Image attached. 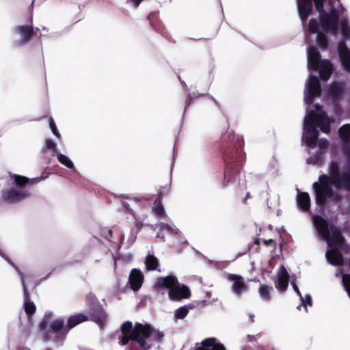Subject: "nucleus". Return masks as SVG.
<instances>
[{"instance_id":"nucleus-56","label":"nucleus","mask_w":350,"mask_h":350,"mask_svg":"<svg viewBox=\"0 0 350 350\" xmlns=\"http://www.w3.org/2000/svg\"><path fill=\"white\" fill-rule=\"evenodd\" d=\"M12 265L15 267L16 270H17L19 272V270L18 269V268L16 267H15L14 265H13V264H12Z\"/></svg>"},{"instance_id":"nucleus-35","label":"nucleus","mask_w":350,"mask_h":350,"mask_svg":"<svg viewBox=\"0 0 350 350\" xmlns=\"http://www.w3.org/2000/svg\"><path fill=\"white\" fill-rule=\"evenodd\" d=\"M53 316L52 312H47L44 314L42 320L39 323L38 327L40 331H44V334L48 331L47 328L49 320H50Z\"/></svg>"},{"instance_id":"nucleus-52","label":"nucleus","mask_w":350,"mask_h":350,"mask_svg":"<svg viewBox=\"0 0 350 350\" xmlns=\"http://www.w3.org/2000/svg\"><path fill=\"white\" fill-rule=\"evenodd\" d=\"M108 233H109V237L112 238V237H113L112 236V234H113L112 230H109Z\"/></svg>"},{"instance_id":"nucleus-37","label":"nucleus","mask_w":350,"mask_h":350,"mask_svg":"<svg viewBox=\"0 0 350 350\" xmlns=\"http://www.w3.org/2000/svg\"><path fill=\"white\" fill-rule=\"evenodd\" d=\"M57 144L55 142H53L51 139H46L45 140V146L42 148V152H44L46 150H51L54 152V153L57 151Z\"/></svg>"},{"instance_id":"nucleus-28","label":"nucleus","mask_w":350,"mask_h":350,"mask_svg":"<svg viewBox=\"0 0 350 350\" xmlns=\"http://www.w3.org/2000/svg\"><path fill=\"white\" fill-rule=\"evenodd\" d=\"M297 203L303 211H308L310 208V198L307 192H299L297 196Z\"/></svg>"},{"instance_id":"nucleus-14","label":"nucleus","mask_w":350,"mask_h":350,"mask_svg":"<svg viewBox=\"0 0 350 350\" xmlns=\"http://www.w3.org/2000/svg\"><path fill=\"white\" fill-rule=\"evenodd\" d=\"M296 1L300 20L303 23H306L312 13L314 0H296Z\"/></svg>"},{"instance_id":"nucleus-23","label":"nucleus","mask_w":350,"mask_h":350,"mask_svg":"<svg viewBox=\"0 0 350 350\" xmlns=\"http://www.w3.org/2000/svg\"><path fill=\"white\" fill-rule=\"evenodd\" d=\"M345 89L342 84L334 82L329 85L328 88V96L333 102H338L343 96Z\"/></svg>"},{"instance_id":"nucleus-5","label":"nucleus","mask_w":350,"mask_h":350,"mask_svg":"<svg viewBox=\"0 0 350 350\" xmlns=\"http://www.w3.org/2000/svg\"><path fill=\"white\" fill-rule=\"evenodd\" d=\"M325 0H314V4L319 12V25H321L323 31L336 34L338 31L339 16L335 9H331L328 13L324 9Z\"/></svg>"},{"instance_id":"nucleus-43","label":"nucleus","mask_w":350,"mask_h":350,"mask_svg":"<svg viewBox=\"0 0 350 350\" xmlns=\"http://www.w3.org/2000/svg\"><path fill=\"white\" fill-rule=\"evenodd\" d=\"M122 206L124 207V208L125 209V211L126 212L129 213L131 215L132 217H135V219H137L135 213L133 212V209L130 207V205L128 202H123Z\"/></svg>"},{"instance_id":"nucleus-58","label":"nucleus","mask_w":350,"mask_h":350,"mask_svg":"<svg viewBox=\"0 0 350 350\" xmlns=\"http://www.w3.org/2000/svg\"><path fill=\"white\" fill-rule=\"evenodd\" d=\"M135 200L137 202V201L139 200V199L137 198H135Z\"/></svg>"},{"instance_id":"nucleus-26","label":"nucleus","mask_w":350,"mask_h":350,"mask_svg":"<svg viewBox=\"0 0 350 350\" xmlns=\"http://www.w3.org/2000/svg\"><path fill=\"white\" fill-rule=\"evenodd\" d=\"M145 327V331L146 332V335H141L143 340L146 342V340L152 337V340L157 342H161L164 336V334L162 332L159 330H156L154 327L150 326L148 324L143 325Z\"/></svg>"},{"instance_id":"nucleus-49","label":"nucleus","mask_w":350,"mask_h":350,"mask_svg":"<svg viewBox=\"0 0 350 350\" xmlns=\"http://www.w3.org/2000/svg\"><path fill=\"white\" fill-rule=\"evenodd\" d=\"M260 239L256 238V239L254 240V241L253 244H254V245H260Z\"/></svg>"},{"instance_id":"nucleus-57","label":"nucleus","mask_w":350,"mask_h":350,"mask_svg":"<svg viewBox=\"0 0 350 350\" xmlns=\"http://www.w3.org/2000/svg\"><path fill=\"white\" fill-rule=\"evenodd\" d=\"M142 198L143 200H148V198H147L142 197Z\"/></svg>"},{"instance_id":"nucleus-40","label":"nucleus","mask_w":350,"mask_h":350,"mask_svg":"<svg viewBox=\"0 0 350 350\" xmlns=\"http://www.w3.org/2000/svg\"><path fill=\"white\" fill-rule=\"evenodd\" d=\"M49 126H50V128L53 132V133L58 138H60L61 137V134L59 133L57 126H56V124L54 122V120L52 117H50L49 118Z\"/></svg>"},{"instance_id":"nucleus-25","label":"nucleus","mask_w":350,"mask_h":350,"mask_svg":"<svg viewBox=\"0 0 350 350\" xmlns=\"http://www.w3.org/2000/svg\"><path fill=\"white\" fill-rule=\"evenodd\" d=\"M163 196V193L161 190H159L157 197L156 198L153 205L152 206V211L154 213V215L159 218H163L166 216L165 211L162 204V198Z\"/></svg>"},{"instance_id":"nucleus-55","label":"nucleus","mask_w":350,"mask_h":350,"mask_svg":"<svg viewBox=\"0 0 350 350\" xmlns=\"http://www.w3.org/2000/svg\"><path fill=\"white\" fill-rule=\"evenodd\" d=\"M21 43H22V39H21L20 40H18V41L17 42V44H20Z\"/></svg>"},{"instance_id":"nucleus-20","label":"nucleus","mask_w":350,"mask_h":350,"mask_svg":"<svg viewBox=\"0 0 350 350\" xmlns=\"http://www.w3.org/2000/svg\"><path fill=\"white\" fill-rule=\"evenodd\" d=\"M144 282V275L142 272L137 269H133L131 271L129 282L132 290H139Z\"/></svg>"},{"instance_id":"nucleus-36","label":"nucleus","mask_w":350,"mask_h":350,"mask_svg":"<svg viewBox=\"0 0 350 350\" xmlns=\"http://www.w3.org/2000/svg\"><path fill=\"white\" fill-rule=\"evenodd\" d=\"M57 159L62 164L64 165L68 168L70 169L72 172L76 171L73 163L67 156L63 154H59L57 155Z\"/></svg>"},{"instance_id":"nucleus-6","label":"nucleus","mask_w":350,"mask_h":350,"mask_svg":"<svg viewBox=\"0 0 350 350\" xmlns=\"http://www.w3.org/2000/svg\"><path fill=\"white\" fill-rule=\"evenodd\" d=\"M6 187L1 191V199L8 204L19 202L22 199V176L8 172Z\"/></svg>"},{"instance_id":"nucleus-2","label":"nucleus","mask_w":350,"mask_h":350,"mask_svg":"<svg viewBox=\"0 0 350 350\" xmlns=\"http://www.w3.org/2000/svg\"><path fill=\"white\" fill-rule=\"evenodd\" d=\"M334 186L337 189H345L350 192V170L340 173L337 161H332L329 165V175L322 174L319 176V182L313 183L317 204L325 206L328 198H333Z\"/></svg>"},{"instance_id":"nucleus-48","label":"nucleus","mask_w":350,"mask_h":350,"mask_svg":"<svg viewBox=\"0 0 350 350\" xmlns=\"http://www.w3.org/2000/svg\"><path fill=\"white\" fill-rule=\"evenodd\" d=\"M15 32L22 36V25H18L15 28Z\"/></svg>"},{"instance_id":"nucleus-22","label":"nucleus","mask_w":350,"mask_h":350,"mask_svg":"<svg viewBox=\"0 0 350 350\" xmlns=\"http://www.w3.org/2000/svg\"><path fill=\"white\" fill-rule=\"evenodd\" d=\"M338 53L344 67L350 71V51L344 42L338 43Z\"/></svg>"},{"instance_id":"nucleus-15","label":"nucleus","mask_w":350,"mask_h":350,"mask_svg":"<svg viewBox=\"0 0 350 350\" xmlns=\"http://www.w3.org/2000/svg\"><path fill=\"white\" fill-rule=\"evenodd\" d=\"M178 279L175 275H169L165 277H159L157 279V281L154 285V288L159 291L162 289H172L174 287V285L178 284Z\"/></svg>"},{"instance_id":"nucleus-44","label":"nucleus","mask_w":350,"mask_h":350,"mask_svg":"<svg viewBox=\"0 0 350 350\" xmlns=\"http://www.w3.org/2000/svg\"><path fill=\"white\" fill-rule=\"evenodd\" d=\"M263 244L267 247H271L273 249L276 247V242L273 239L264 240Z\"/></svg>"},{"instance_id":"nucleus-45","label":"nucleus","mask_w":350,"mask_h":350,"mask_svg":"<svg viewBox=\"0 0 350 350\" xmlns=\"http://www.w3.org/2000/svg\"><path fill=\"white\" fill-rule=\"evenodd\" d=\"M319 147L321 148H327L328 146V142L327 139H321L319 144Z\"/></svg>"},{"instance_id":"nucleus-11","label":"nucleus","mask_w":350,"mask_h":350,"mask_svg":"<svg viewBox=\"0 0 350 350\" xmlns=\"http://www.w3.org/2000/svg\"><path fill=\"white\" fill-rule=\"evenodd\" d=\"M304 128L306 130V144L310 148H315L317 146L319 137V131L317 126L313 124L312 120H308L306 117Z\"/></svg>"},{"instance_id":"nucleus-12","label":"nucleus","mask_w":350,"mask_h":350,"mask_svg":"<svg viewBox=\"0 0 350 350\" xmlns=\"http://www.w3.org/2000/svg\"><path fill=\"white\" fill-rule=\"evenodd\" d=\"M308 28L310 33L317 34V42L319 47L321 49H327L329 46L328 38L325 33L319 32V25L318 19L311 18L308 22Z\"/></svg>"},{"instance_id":"nucleus-21","label":"nucleus","mask_w":350,"mask_h":350,"mask_svg":"<svg viewBox=\"0 0 350 350\" xmlns=\"http://www.w3.org/2000/svg\"><path fill=\"white\" fill-rule=\"evenodd\" d=\"M23 297H24V302H23V308L27 316L28 321L29 323H31L32 321V315L36 311V306L34 303L29 299V295L27 290V288L23 285Z\"/></svg>"},{"instance_id":"nucleus-16","label":"nucleus","mask_w":350,"mask_h":350,"mask_svg":"<svg viewBox=\"0 0 350 350\" xmlns=\"http://www.w3.org/2000/svg\"><path fill=\"white\" fill-rule=\"evenodd\" d=\"M198 344L197 343L196 345ZM201 346H196L194 350H226L224 345L215 337L207 338L203 340Z\"/></svg>"},{"instance_id":"nucleus-54","label":"nucleus","mask_w":350,"mask_h":350,"mask_svg":"<svg viewBox=\"0 0 350 350\" xmlns=\"http://www.w3.org/2000/svg\"><path fill=\"white\" fill-rule=\"evenodd\" d=\"M248 337L250 338V341H252L254 338V336H248Z\"/></svg>"},{"instance_id":"nucleus-27","label":"nucleus","mask_w":350,"mask_h":350,"mask_svg":"<svg viewBox=\"0 0 350 350\" xmlns=\"http://www.w3.org/2000/svg\"><path fill=\"white\" fill-rule=\"evenodd\" d=\"M49 173L42 172L40 176L29 178L26 176H23V198L27 197L30 195V193H27L24 190L25 187L27 186H32L38 184L40 180H44L48 178Z\"/></svg>"},{"instance_id":"nucleus-24","label":"nucleus","mask_w":350,"mask_h":350,"mask_svg":"<svg viewBox=\"0 0 350 350\" xmlns=\"http://www.w3.org/2000/svg\"><path fill=\"white\" fill-rule=\"evenodd\" d=\"M318 70H319L320 78L323 81H327L332 73L333 66L329 60L321 59Z\"/></svg>"},{"instance_id":"nucleus-18","label":"nucleus","mask_w":350,"mask_h":350,"mask_svg":"<svg viewBox=\"0 0 350 350\" xmlns=\"http://www.w3.org/2000/svg\"><path fill=\"white\" fill-rule=\"evenodd\" d=\"M289 275L283 265H281L278 273V280L275 282L276 288L281 292L285 291L288 286Z\"/></svg>"},{"instance_id":"nucleus-10","label":"nucleus","mask_w":350,"mask_h":350,"mask_svg":"<svg viewBox=\"0 0 350 350\" xmlns=\"http://www.w3.org/2000/svg\"><path fill=\"white\" fill-rule=\"evenodd\" d=\"M89 314L90 319L98 324L100 328L105 326L107 316L103 306L98 301L93 302L90 306Z\"/></svg>"},{"instance_id":"nucleus-8","label":"nucleus","mask_w":350,"mask_h":350,"mask_svg":"<svg viewBox=\"0 0 350 350\" xmlns=\"http://www.w3.org/2000/svg\"><path fill=\"white\" fill-rule=\"evenodd\" d=\"M315 107L317 111H310L306 118L308 120H312L313 124L315 126H318L323 133L327 134L330 132V120L325 111H318L317 105Z\"/></svg>"},{"instance_id":"nucleus-30","label":"nucleus","mask_w":350,"mask_h":350,"mask_svg":"<svg viewBox=\"0 0 350 350\" xmlns=\"http://www.w3.org/2000/svg\"><path fill=\"white\" fill-rule=\"evenodd\" d=\"M39 37L38 28L35 30L31 25H23V44L34 38L38 39Z\"/></svg>"},{"instance_id":"nucleus-46","label":"nucleus","mask_w":350,"mask_h":350,"mask_svg":"<svg viewBox=\"0 0 350 350\" xmlns=\"http://www.w3.org/2000/svg\"><path fill=\"white\" fill-rule=\"evenodd\" d=\"M292 285H293V287L294 291L297 293V295H298L300 297H301V293H300V291H299V288H298V286H297L296 283H295V282H292Z\"/></svg>"},{"instance_id":"nucleus-7","label":"nucleus","mask_w":350,"mask_h":350,"mask_svg":"<svg viewBox=\"0 0 350 350\" xmlns=\"http://www.w3.org/2000/svg\"><path fill=\"white\" fill-rule=\"evenodd\" d=\"M145 327L140 323H136L135 324L133 331L129 334H122L121 344L126 345L130 340L136 341L139 346L144 350H148L150 348V345H146L141 335H146Z\"/></svg>"},{"instance_id":"nucleus-32","label":"nucleus","mask_w":350,"mask_h":350,"mask_svg":"<svg viewBox=\"0 0 350 350\" xmlns=\"http://www.w3.org/2000/svg\"><path fill=\"white\" fill-rule=\"evenodd\" d=\"M273 290V287L266 284H262L258 288V293L261 298L265 301H270L271 299V291Z\"/></svg>"},{"instance_id":"nucleus-3","label":"nucleus","mask_w":350,"mask_h":350,"mask_svg":"<svg viewBox=\"0 0 350 350\" xmlns=\"http://www.w3.org/2000/svg\"><path fill=\"white\" fill-rule=\"evenodd\" d=\"M313 224L317 229L319 235L325 239L328 246L331 248L327 251L326 258L327 261L332 265L341 266L344 263L343 256L336 246H342L345 239L342 234L340 229L331 224L330 220H312Z\"/></svg>"},{"instance_id":"nucleus-4","label":"nucleus","mask_w":350,"mask_h":350,"mask_svg":"<svg viewBox=\"0 0 350 350\" xmlns=\"http://www.w3.org/2000/svg\"><path fill=\"white\" fill-rule=\"evenodd\" d=\"M88 317L83 313H77L70 316L64 325L63 318L53 320L49 326L48 331L43 335L44 340L53 339L54 342H63L67 337L70 330L79 324L88 321Z\"/></svg>"},{"instance_id":"nucleus-17","label":"nucleus","mask_w":350,"mask_h":350,"mask_svg":"<svg viewBox=\"0 0 350 350\" xmlns=\"http://www.w3.org/2000/svg\"><path fill=\"white\" fill-rule=\"evenodd\" d=\"M228 279L233 282L232 289L236 295H240L243 292L248 289V286L242 276L230 273L228 274Z\"/></svg>"},{"instance_id":"nucleus-29","label":"nucleus","mask_w":350,"mask_h":350,"mask_svg":"<svg viewBox=\"0 0 350 350\" xmlns=\"http://www.w3.org/2000/svg\"><path fill=\"white\" fill-rule=\"evenodd\" d=\"M157 227L159 228V231L157 234V237L161 238L163 241H165V233L170 234H180V232L178 228H174L165 223L161 222L157 226Z\"/></svg>"},{"instance_id":"nucleus-47","label":"nucleus","mask_w":350,"mask_h":350,"mask_svg":"<svg viewBox=\"0 0 350 350\" xmlns=\"http://www.w3.org/2000/svg\"><path fill=\"white\" fill-rule=\"evenodd\" d=\"M193 98L190 96H188L185 99V108L187 107L191 103Z\"/></svg>"},{"instance_id":"nucleus-50","label":"nucleus","mask_w":350,"mask_h":350,"mask_svg":"<svg viewBox=\"0 0 350 350\" xmlns=\"http://www.w3.org/2000/svg\"><path fill=\"white\" fill-rule=\"evenodd\" d=\"M250 198H251L250 193V192H247V193H246L245 198V200H244V202H245V201L247 200V199Z\"/></svg>"},{"instance_id":"nucleus-41","label":"nucleus","mask_w":350,"mask_h":350,"mask_svg":"<svg viewBox=\"0 0 350 350\" xmlns=\"http://www.w3.org/2000/svg\"><path fill=\"white\" fill-rule=\"evenodd\" d=\"M342 152L347 158L350 159V141L343 142Z\"/></svg>"},{"instance_id":"nucleus-38","label":"nucleus","mask_w":350,"mask_h":350,"mask_svg":"<svg viewBox=\"0 0 350 350\" xmlns=\"http://www.w3.org/2000/svg\"><path fill=\"white\" fill-rule=\"evenodd\" d=\"M133 324L131 321H126L124 322L121 325L122 334H129L133 331Z\"/></svg>"},{"instance_id":"nucleus-13","label":"nucleus","mask_w":350,"mask_h":350,"mask_svg":"<svg viewBox=\"0 0 350 350\" xmlns=\"http://www.w3.org/2000/svg\"><path fill=\"white\" fill-rule=\"evenodd\" d=\"M191 296V291L189 287L185 284H180L178 281V284L174 285L172 289L168 291L169 299L174 301H178L183 299H187Z\"/></svg>"},{"instance_id":"nucleus-1","label":"nucleus","mask_w":350,"mask_h":350,"mask_svg":"<svg viewBox=\"0 0 350 350\" xmlns=\"http://www.w3.org/2000/svg\"><path fill=\"white\" fill-rule=\"evenodd\" d=\"M243 146V137L236 135L233 131H228L222 135L219 150L224 163L223 177L220 179L222 187L239 179L242 162L245 159Z\"/></svg>"},{"instance_id":"nucleus-59","label":"nucleus","mask_w":350,"mask_h":350,"mask_svg":"<svg viewBox=\"0 0 350 350\" xmlns=\"http://www.w3.org/2000/svg\"><path fill=\"white\" fill-rule=\"evenodd\" d=\"M23 350H30L29 349L23 348Z\"/></svg>"},{"instance_id":"nucleus-42","label":"nucleus","mask_w":350,"mask_h":350,"mask_svg":"<svg viewBox=\"0 0 350 350\" xmlns=\"http://www.w3.org/2000/svg\"><path fill=\"white\" fill-rule=\"evenodd\" d=\"M300 298L301 299L304 306L305 307L306 310H307V304L312 306V299L310 295H309V294L306 295L305 299H304L302 297Z\"/></svg>"},{"instance_id":"nucleus-19","label":"nucleus","mask_w":350,"mask_h":350,"mask_svg":"<svg viewBox=\"0 0 350 350\" xmlns=\"http://www.w3.org/2000/svg\"><path fill=\"white\" fill-rule=\"evenodd\" d=\"M321 55L317 49L315 47H310L308 50V67L309 70L317 71L319 64L321 59Z\"/></svg>"},{"instance_id":"nucleus-9","label":"nucleus","mask_w":350,"mask_h":350,"mask_svg":"<svg viewBox=\"0 0 350 350\" xmlns=\"http://www.w3.org/2000/svg\"><path fill=\"white\" fill-rule=\"evenodd\" d=\"M321 94V86L319 79L316 76H310L306 83L304 90V101L306 104L311 105L315 97Z\"/></svg>"},{"instance_id":"nucleus-34","label":"nucleus","mask_w":350,"mask_h":350,"mask_svg":"<svg viewBox=\"0 0 350 350\" xmlns=\"http://www.w3.org/2000/svg\"><path fill=\"white\" fill-rule=\"evenodd\" d=\"M189 308L192 309L194 308V306L190 304L188 306L180 307L176 310L175 317L178 319H183L189 312Z\"/></svg>"},{"instance_id":"nucleus-31","label":"nucleus","mask_w":350,"mask_h":350,"mask_svg":"<svg viewBox=\"0 0 350 350\" xmlns=\"http://www.w3.org/2000/svg\"><path fill=\"white\" fill-rule=\"evenodd\" d=\"M145 265L148 271H161L159 267V260L153 254H148L145 258Z\"/></svg>"},{"instance_id":"nucleus-53","label":"nucleus","mask_w":350,"mask_h":350,"mask_svg":"<svg viewBox=\"0 0 350 350\" xmlns=\"http://www.w3.org/2000/svg\"><path fill=\"white\" fill-rule=\"evenodd\" d=\"M250 318L251 321L253 323L254 321V316L253 314H251L250 316Z\"/></svg>"},{"instance_id":"nucleus-39","label":"nucleus","mask_w":350,"mask_h":350,"mask_svg":"<svg viewBox=\"0 0 350 350\" xmlns=\"http://www.w3.org/2000/svg\"><path fill=\"white\" fill-rule=\"evenodd\" d=\"M342 281L345 289L350 297V274H344L342 277Z\"/></svg>"},{"instance_id":"nucleus-51","label":"nucleus","mask_w":350,"mask_h":350,"mask_svg":"<svg viewBox=\"0 0 350 350\" xmlns=\"http://www.w3.org/2000/svg\"><path fill=\"white\" fill-rule=\"evenodd\" d=\"M312 219H323L321 216H313L312 217Z\"/></svg>"},{"instance_id":"nucleus-33","label":"nucleus","mask_w":350,"mask_h":350,"mask_svg":"<svg viewBox=\"0 0 350 350\" xmlns=\"http://www.w3.org/2000/svg\"><path fill=\"white\" fill-rule=\"evenodd\" d=\"M338 134L342 142L350 141V124H346L340 127Z\"/></svg>"}]
</instances>
